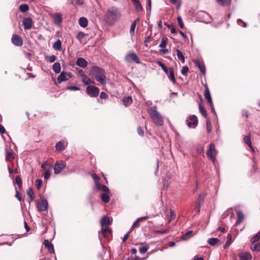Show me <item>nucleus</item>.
Listing matches in <instances>:
<instances>
[{
	"label": "nucleus",
	"mask_w": 260,
	"mask_h": 260,
	"mask_svg": "<svg viewBox=\"0 0 260 260\" xmlns=\"http://www.w3.org/2000/svg\"><path fill=\"white\" fill-rule=\"evenodd\" d=\"M208 242L210 245L214 246L219 243L220 241L217 238H212L208 239Z\"/></svg>",
	"instance_id": "c9c22d12"
},
{
	"label": "nucleus",
	"mask_w": 260,
	"mask_h": 260,
	"mask_svg": "<svg viewBox=\"0 0 260 260\" xmlns=\"http://www.w3.org/2000/svg\"><path fill=\"white\" fill-rule=\"evenodd\" d=\"M52 69L55 73H59L61 70L60 63L59 62H55L52 66Z\"/></svg>",
	"instance_id": "72a5a7b5"
},
{
	"label": "nucleus",
	"mask_w": 260,
	"mask_h": 260,
	"mask_svg": "<svg viewBox=\"0 0 260 260\" xmlns=\"http://www.w3.org/2000/svg\"><path fill=\"white\" fill-rule=\"evenodd\" d=\"M12 43L17 46H22L23 40L21 37L18 35H13L11 38Z\"/></svg>",
	"instance_id": "6e6552de"
},
{
	"label": "nucleus",
	"mask_w": 260,
	"mask_h": 260,
	"mask_svg": "<svg viewBox=\"0 0 260 260\" xmlns=\"http://www.w3.org/2000/svg\"><path fill=\"white\" fill-rule=\"evenodd\" d=\"M148 249L149 246L148 245H145L140 247L139 252L141 254H144L146 253Z\"/></svg>",
	"instance_id": "ea45409f"
},
{
	"label": "nucleus",
	"mask_w": 260,
	"mask_h": 260,
	"mask_svg": "<svg viewBox=\"0 0 260 260\" xmlns=\"http://www.w3.org/2000/svg\"><path fill=\"white\" fill-rule=\"evenodd\" d=\"M205 197V194L204 193H201L199 194L197 202H199V203H201Z\"/></svg>",
	"instance_id": "09e8293b"
},
{
	"label": "nucleus",
	"mask_w": 260,
	"mask_h": 260,
	"mask_svg": "<svg viewBox=\"0 0 260 260\" xmlns=\"http://www.w3.org/2000/svg\"><path fill=\"white\" fill-rule=\"evenodd\" d=\"M137 133L141 136H144V131L143 129V128L142 127H139L137 128Z\"/></svg>",
	"instance_id": "052dcab7"
},
{
	"label": "nucleus",
	"mask_w": 260,
	"mask_h": 260,
	"mask_svg": "<svg viewBox=\"0 0 260 260\" xmlns=\"http://www.w3.org/2000/svg\"><path fill=\"white\" fill-rule=\"evenodd\" d=\"M251 241V249L253 251H260V242L256 243V242H253V240Z\"/></svg>",
	"instance_id": "412c9836"
},
{
	"label": "nucleus",
	"mask_w": 260,
	"mask_h": 260,
	"mask_svg": "<svg viewBox=\"0 0 260 260\" xmlns=\"http://www.w3.org/2000/svg\"><path fill=\"white\" fill-rule=\"evenodd\" d=\"M76 64L81 68H85L87 66V61L83 58L79 57L76 61Z\"/></svg>",
	"instance_id": "aec40b11"
},
{
	"label": "nucleus",
	"mask_w": 260,
	"mask_h": 260,
	"mask_svg": "<svg viewBox=\"0 0 260 260\" xmlns=\"http://www.w3.org/2000/svg\"><path fill=\"white\" fill-rule=\"evenodd\" d=\"M15 183L18 185L19 189H21L22 188V181L20 176H17L15 177Z\"/></svg>",
	"instance_id": "58836bf2"
},
{
	"label": "nucleus",
	"mask_w": 260,
	"mask_h": 260,
	"mask_svg": "<svg viewBox=\"0 0 260 260\" xmlns=\"http://www.w3.org/2000/svg\"><path fill=\"white\" fill-rule=\"evenodd\" d=\"M176 54H177L178 58L179 60H180L182 63H184L185 57H184L183 53H182V52L181 51H180L179 50L177 49L176 50Z\"/></svg>",
	"instance_id": "e433bc0d"
},
{
	"label": "nucleus",
	"mask_w": 260,
	"mask_h": 260,
	"mask_svg": "<svg viewBox=\"0 0 260 260\" xmlns=\"http://www.w3.org/2000/svg\"><path fill=\"white\" fill-rule=\"evenodd\" d=\"M15 190H16V196H15L18 199V200L19 201H21L22 197H21V194L19 193L18 190L17 189V188L16 187H15Z\"/></svg>",
	"instance_id": "6e6d98bb"
},
{
	"label": "nucleus",
	"mask_w": 260,
	"mask_h": 260,
	"mask_svg": "<svg viewBox=\"0 0 260 260\" xmlns=\"http://www.w3.org/2000/svg\"><path fill=\"white\" fill-rule=\"evenodd\" d=\"M169 75H168L169 78L170 80L173 83H176V79L175 78L174 76V69L173 68H170L169 69Z\"/></svg>",
	"instance_id": "393cba45"
},
{
	"label": "nucleus",
	"mask_w": 260,
	"mask_h": 260,
	"mask_svg": "<svg viewBox=\"0 0 260 260\" xmlns=\"http://www.w3.org/2000/svg\"><path fill=\"white\" fill-rule=\"evenodd\" d=\"M27 194L29 197V202L32 201L34 200L35 196L34 194V191L31 188H29L27 190Z\"/></svg>",
	"instance_id": "a19ab883"
},
{
	"label": "nucleus",
	"mask_w": 260,
	"mask_h": 260,
	"mask_svg": "<svg viewBox=\"0 0 260 260\" xmlns=\"http://www.w3.org/2000/svg\"><path fill=\"white\" fill-rule=\"evenodd\" d=\"M177 21H178V25H179V27L181 28H184V24H183V21H182V19L181 16H179L177 17Z\"/></svg>",
	"instance_id": "8fccbe9b"
},
{
	"label": "nucleus",
	"mask_w": 260,
	"mask_h": 260,
	"mask_svg": "<svg viewBox=\"0 0 260 260\" xmlns=\"http://www.w3.org/2000/svg\"><path fill=\"white\" fill-rule=\"evenodd\" d=\"M201 204V203H199V202H196L195 210L198 213L200 211Z\"/></svg>",
	"instance_id": "0e129e2a"
},
{
	"label": "nucleus",
	"mask_w": 260,
	"mask_h": 260,
	"mask_svg": "<svg viewBox=\"0 0 260 260\" xmlns=\"http://www.w3.org/2000/svg\"><path fill=\"white\" fill-rule=\"evenodd\" d=\"M101 232L104 237L109 239L112 234V230L109 228H102Z\"/></svg>",
	"instance_id": "f3484780"
},
{
	"label": "nucleus",
	"mask_w": 260,
	"mask_h": 260,
	"mask_svg": "<svg viewBox=\"0 0 260 260\" xmlns=\"http://www.w3.org/2000/svg\"><path fill=\"white\" fill-rule=\"evenodd\" d=\"M149 113L153 123L157 126H161L164 124L163 118L161 114L155 109V108L150 107L148 109Z\"/></svg>",
	"instance_id": "7ed1b4c3"
},
{
	"label": "nucleus",
	"mask_w": 260,
	"mask_h": 260,
	"mask_svg": "<svg viewBox=\"0 0 260 260\" xmlns=\"http://www.w3.org/2000/svg\"><path fill=\"white\" fill-rule=\"evenodd\" d=\"M56 57L54 55H52L48 57L49 61L51 63L54 62L56 60Z\"/></svg>",
	"instance_id": "e2e57ef3"
},
{
	"label": "nucleus",
	"mask_w": 260,
	"mask_h": 260,
	"mask_svg": "<svg viewBox=\"0 0 260 260\" xmlns=\"http://www.w3.org/2000/svg\"><path fill=\"white\" fill-rule=\"evenodd\" d=\"M167 217L168 223H170L171 221L176 217V214L174 211L172 209H170L169 213L167 214Z\"/></svg>",
	"instance_id": "cd10ccee"
},
{
	"label": "nucleus",
	"mask_w": 260,
	"mask_h": 260,
	"mask_svg": "<svg viewBox=\"0 0 260 260\" xmlns=\"http://www.w3.org/2000/svg\"><path fill=\"white\" fill-rule=\"evenodd\" d=\"M85 34L82 32V31H80L79 32L77 36V38L79 40H81L85 36Z\"/></svg>",
	"instance_id": "4d7b16f0"
},
{
	"label": "nucleus",
	"mask_w": 260,
	"mask_h": 260,
	"mask_svg": "<svg viewBox=\"0 0 260 260\" xmlns=\"http://www.w3.org/2000/svg\"><path fill=\"white\" fill-rule=\"evenodd\" d=\"M206 129L208 133H211L212 131L211 123L209 118L206 119Z\"/></svg>",
	"instance_id": "79ce46f5"
},
{
	"label": "nucleus",
	"mask_w": 260,
	"mask_h": 260,
	"mask_svg": "<svg viewBox=\"0 0 260 260\" xmlns=\"http://www.w3.org/2000/svg\"><path fill=\"white\" fill-rule=\"evenodd\" d=\"M68 79L66 77V73L62 72L58 76L57 78V81L59 83H61L63 81L68 80Z\"/></svg>",
	"instance_id": "7c9ffc66"
},
{
	"label": "nucleus",
	"mask_w": 260,
	"mask_h": 260,
	"mask_svg": "<svg viewBox=\"0 0 260 260\" xmlns=\"http://www.w3.org/2000/svg\"><path fill=\"white\" fill-rule=\"evenodd\" d=\"M244 218V215L242 212L238 211L237 212V220L236 221V225L240 224L242 221L243 220Z\"/></svg>",
	"instance_id": "bb28decb"
},
{
	"label": "nucleus",
	"mask_w": 260,
	"mask_h": 260,
	"mask_svg": "<svg viewBox=\"0 0 260 260\" xmlns=\"http://www.w3.org/2000/svg\"><path fill=\"white\" fill-rule=\"evenodd\" d=\"M196 64L198 66V67L199 68L201 72L203 74H205L206 73V69L205 67L204 64L201 63L200 61L196 60L194 61Z\"/></svg>",
	"instance_id": "b1692460"
},
{
	"label": "nucleus",
	"mask_w": 260,
	"mask_h": 260,
	"mask_svg": "<svg viewBox=\"0 0 260 260\" xmlns=\"http://www.w3.org/2000/svg\"><path fill=\"white\" fill-rule=\"evenodd\" d=\"M66 166L64 161H57L54 165V169L55 174L59 173Z\"/></svg>",
	"instance_id": "0eeeda50"
},
{
	"label": "nucleus",
	"mask_w": 260,
	"mask_h": 260,
	"mask_svg": "<svg viewBox=\"0 0 260 260\" xmlns=\"http://www.w3.org/2000/svg\"><path fill=\"white\" fill-rule=\"evenodd\" d=\"M89 75L93 77L98 82L102 85H105L106 83L105 72L102 68L94 66L90 70Z\"/></svg>",
	"instance_id": "f03ea898"
},
{
	"label": "nucleus",
	"mask_w": 260,
	"mask_h": 260,
	"mask_svg": "<svg viewBox=\"0 0 260 260\" xmlns=\"http://www.w3.org/2000/svg\"><path fill=\"white\" fill-rule=\"evenodd\" d=\"M19 10L22 12H25L29 10V7L27 4H22L19 7Z\"/></svg>",
	"instance_id": "37998d69"
},
{
	"label": "nucleus",
	"mask_w": 260,
	"mask_h": 260,
	"mask_svg": "<svg viewBox=\"0 0 260 260\" xmlns=\"http://www.w3.org/2000/svg\"><path fill=\"white\" fill-rule=\"evenodd\" d=\"M125 60L128 62H135L136 63H140L141 62L139 57L137 54L133 52L130 51L126 55Z\"/></svg>",
	"instance_id": "20e7f679"
},
{
	"label": "nucleus",
	"mask_w": 260,
	"mask_h": 260,
	"mask_svg": "<svg viewBox=\"0 0 260 260\" xmlns=\"http://www.w3.org/2000/svg\"><path fill=\"white\" fill-rule=\"evenodd\" d=\"M240 260H251L252 255L249 252H241L238 254Z\"/></svg>",
	"instance_id": "dca6fc26"
},
{
	"label": "nucleus",
	"mask_w": 260,
	"mask_h": 260,
	"mask_svg": "<svg viewBox=\"0 0 260 260\" xmlns=\"http://www.w3.org/2000/svg\"><path fill=\"white\" fill-rule=\"evenodd\" d=\"M204 86L205 88V94H204L205 98L207 100V102L208 104H212V103H213V102H212V98H211V96L210 94L209 89L206 84H204Z\"/></svg>",
	"instance_id": "9b49d317"
},
{
	"label": "nucleus",
	"mask_w": 260,
	"mask_h": 260,
	"mask_svg": "<svg viewBox=\"0 0 260 260\" xmlns=\"http://www.w3.org/2000/svg\"><path fill=\"white\" fill-rule=\"evenodd\" d=\"M243 141L247 144L248 146L251 145V134L249 133L248 135L245 136L243 139Z\"/></svg>",
	"instance_id": "4c0bfd02"
},
{
	"label": "nucleus",
	"mask_w": 260,
	"mask_h": 260,
	"mask_svg": "<svg viewBox=\"0 0 260 260\" xmlns=\"http://www.w3.org/2000/svg\"><path fill=\"white\" fill-rule=\"evenodd\" d=\"M44 179L47 180L50 177V173L49 170H47L44 175Z\"/></svg>",
	"instance_id": "13d9d810"
},
{
	"label": "nucleus",
	"mask_w": 260,
	"mask_h": 260,
	"mask_svg": "<svg viewBox=\"0 0 260 260\" xmlns=\"http://www.w3.org/2000/svg\"><path fill=\"white\" fill-rule=\"evenodd\" d=\"M22 23L25 29H29L31 28L32 20L29 18H25L22 21Z\"/></svg>",
	"instance_id": "4468645a"
},
{
	"label": "nucleus",
	"mask_w": 260,
	"mask_h": 260,
	"mask_svg": "<svg viewBox=\"0 0 260 260\" xmlns=\"http://www.w3.org/2000/svg\"><path fill=\"white\" fill-rule=\"evenodd\" d=\"M36 186L38 189H39L42 185L43 181L41 179H37L36 181Z\"/></svg>",
	"instance_id": "864d4df0"
},
{
	"label": "nucleus",
	"mask_w": 260,
	"mask_h": 260,
	"mask_svg": "<svg viewBox=\"0 0 260 260\" xmlns=\"http://www.w3.org/2000/svg\"><path fill=\"white\" fill-rule=\"evenodd\" d=\"M260 240V231L258 232L254 236H253L251 240H253V242H257Z\"/></svg>",
	"instance_id": "3c124183"
},
{
	"label": "nucleus",
	"mask_w": 260,
	"mask_h": 260,
	"mask_svg": "<svg viewBox=\"0 0 260 260\" xmlns=\"http://www.w3.org/2000/svg\"><path fill=\"white\" fill-rule=\"evenodd\" d=\"M189 71V69L187 66L183 67L181 70V74L183 75H186Z\"/></svg>",
	"instance_id": "603ef678"
},
{
	"label": "nucleus",
	"mask_w": 260,
	"mask_h": 260,
	"mask_svg": "<svg viewBox=\"0 0 260 260\" xmlns=\"http://www.w3.org/2000/svg\"><path fill=\"white\" fill-rule=\"evenodd\" d=\"M199 108L200 112L202 114V115L205 118H207V113L206 112V110L204 108V107L202 105V103L200 102L199 104Z\"/></svg>",
	"instance_id": "f704fd0d"
},
{
	"label": "nucleus",
	"mask_w": 260,
	"mask_h": 260,
	"mask_svg": "<svg viewBox=\"0 0 260 260\" xmlns=\"http://www.w3.org/2000/svg\"><path fill=\"white\" fill-rule=\"evenodd\" d=\"M109 192H104L101 195V199L105 203H108L110 201V198L109 196Z\"/></svg>",
	"instance_id": "c85d7f7f"
},
{
	"label": "nucleus",
	"mask_w": 260,
	"mask_h": 260,
	"mask_svg": "<svg viewBox=\"0 0 260 260\" xmlns=\"http://www.w3.org/2000/svg\"><path fill=\"white\" fill-rule=\"evenodd\" d=\"M95 187L97 188L98 190H101V187L103 186V184H101L100 182H95Z\"/></svg>",
	"instance_id": "774afa93"
},
{
	"label": "nucleus",
	"mask_w": 260,
	"mask_h": 260,
	"mask_svg": "<svg viewBox=\"0 0 260 260\" xmlns=\"http://www.w3.org/2000/svg\"><path fill=\"white\" fill-rule=\"evenodd\" d=\"M108 94L105 92H102L100 94V98L102 99H106L108 98Z\"/></svg>",
	"instance_id": "69168bd1"
},
{
	"label": "nucleus",
	"mask_w": 260,
	"mask_h": 260,
	"mask_svg": "<svg viewBox=\"0 0 260 260\" xmlns=\"http://www.w3.org/2000/svg\"><path fill=\"white\" fill-rule=\"evenodd\" d=\"M79 25L82 27H85L87 26L88 20L85 17H81L79 20Z\"/></svg>",
	"instance_id": "473e14b6"
},
{
	"label": "nucleus",
	"mask_w": 260,
	"mask_h": 260,
	"mask_svg": "<svg viewBox=\"0 0 260 260\" xmlns=\"http://www.w3.org/2000/svg\"><path fill=\"white\" fill-rule=\"evenodd\" d=\"M122 102L125 107H127L132 104L133 99L131 96L124 97L122 100Z\"/></svg>",
	"instance_id": "5701e85b"
},
{
	"label": "nucleus",
	"mask_w": 260,
	"mask_h": 260,
	"mask_svg": "<svg viewBox=\"0 0 260 260\" xmlns=\"http://www.w3.org/2000/svg\"><path fill=\"white\" fill-rule=\"evenodd\" d=\"M192 233V231H187L185 234L182 236V239L184 240H187L190 237Z\"/></svg>",
	"instance_id": "c03bdc74"
},
{
	"label": "nucleus",
	"mask_w": 260,
	"mask_h": 260,
	"mask_svg": "<svg viewBox=\"0 0 260 260\" xmlns=\"http://www.w3.org/2000/svg\"><path fill=\"white\" fill-rule=\"evenodd\" d=\"M67 142L64 141H59L56 144L55 149L57 151L61 152L63 151L67 146Z\"/></svg>",
	"instance_id": "f8f14e48"
},
{
	"label": "nucleus",
	"mask_w": 260,
	"mask_h": 260,
	"mask_svg": "<svg viewBox=\"0 0 260 260\" xmlns=\"http://www.w3.org/2000/svg\"><path fill=\"white\" fill-rule=\"evenodd\" d=\"M136 25L135 23H133L131 26V29H130V33H134L135 28H136Z\"/></svg>",
	"instance_id": "338daca9"
},
{
	"label": "nucleus",
	"mask_w": 260,
	"mask_h": 260,
	"mask_svg": "<svg viewBox=\"0 0 260 260\" xmlns=\"http://www.w3.org/2000/svg\"><path fill=\"white\" fill-rule=\"evenodd\" d=\"M121 16V12L119 9L113 6L107 10L104 18L107 24L113 25L120 19Z\"/></svg>",
	"instance_id": "f257e3e1"
},
{
	"label": "nucleus",
	"mask_w": 260,
	"mask_h": 260,
	"mask_svg": "<svg viewBox=\"0 0 260 260\" xmlns=\"http://www.w3.org/2000/svg\"><path fill=\"white\" fill-rule=\"evenodd\" d=\"M6 160L9 161H12L14 159V153L12 149L8 150V149H6Z\"/></svg>",
	"instance_id": "a211bd4d"
},
{
	"label": "nucleus",
	"mask_w": 260,
	"mask_h": 260,
	"mask_svg": "<svg viewBox=\"0 0 260 260\" xmlns=\"http://www.w3.org/2000/svg\"><path fill=\"white\" fill-rule=\"evenodd\" d=\"M168 39L166 37L163 38L161 40V43L159 44V47L164 48L166 47Z\"/></svg>",
	"instance_id": "49530a36"
},
{
	"label": "nucleus",
	"mask_w": 260,
	"mask_h": 260,
	"mask_svg": "<svg viewBox=\"0 0 260 260\" xmlns=\"http://www.w3.org/2000/svg\"><path fill=\"white\" fill-rule=\"evenodd\" d=\"M45 246L48 248V251L51 253H54L55 251L53 245L48 240H45L43 243Z\"/></svg>",
	"instance_id": "6ab92c4d"
},
{
	"label": "nucleus",
	"mask_w": 260,
	"mask_h": 260,
	"mask_svg": "<svg viewBox=\"0 0 260 260\" xmlns=\"http://www.w3.org/2000/svg\"><path fill=\"white\" fill-rule=\"evenodd\" d=\"M52 17L55 24L59 25L62 22V15L60 13H54L52 15Z\"/></svg>",
	"instance_id": "2eb2a0df"
},
{
	"label": "nucleus",
	"mask_w": 260,
	"mask_h": 260,
	"mask_svg": "<svg viewBox=\"0 0 260 260\" xmlns=\"http://www.w3.org/2000/svg\"><path fill=\"white\" fill-rule=\"evenodd\" d=\"M216 154V151L215 149V145L213 143H211L209 145V149L207 152V155L212 162H215L216 160L215 155Z\"/></svg>",
	"instance_id": "39448f33"
},
{
	"label": "nucleus",
	"mask_w": 260,
	"mask_h": 260,
	"mask_svg": "<svg viewBox=\"0 0 260 260\" xmlns=\"http://www.w3.org/2000/svg\"><path fill=\"white\" fill-rule=\"evenodd\" d=\"M111 224L112 221L110 220L109 217L107 216H103L101 220V224L102 228H104V226L107 228V226L111 225Z\"/></svg>",
	"instance_id": "ddd939ff"
},
{
	"label": "nucleus",
	"mask_w": 260,
	"mask_h": 260,
	"mask_svg": "<svg viewBox=\"0 0 260 260\" xmlns=\"http://www.w3.org/2000/svg\"><path fill=\"white\" fill-rule=\"evenodd\" d=\"M219 5L222 6H230L232 0H216Z\"/></svg>",
	"instance_id": "2f4dec72"
},
{
	"label": "nucleus",
	"mask_w": 260,
	"mask_h": 260,
	"mask_svg": "<svg viewBox=\"0 0 260 260\" xmlns=\"http://www.w3.org/2000/svg\"><path fill=\"white\" fill-rule=\"evenodd\" d=\"M198 122L197 118L194 115H191L189 118V121L187 122V125L190 128L196 127Z\"/></svg>",
	"instance_id": "9d476101"
},
{
	"label": "nucleus",
	"mask_w": 260,
	"mask_h": 260,
	"mask_svg": "<svg viewBox=\"0 0 260 260\" xmlns=\"http://www.w3.org/2000/svg\"><path fill=\"white\" fill-rule=\"evenodd\" d=\"M53 48L57 51L61 50V42L60 40H57L53 44Z\"/></svg>",
	"instance_id": "c756f323"
},
{
	"label": "nucleus",
	"mask_w": 260,
	"mask_h": 260,
	"mask_svg": "<svg viewBox=\"0 0 260 260\" xmlns=\"http://www.w3.org/2000/svg\"><path fill=\"white\" fill-rule=\"evenodd\" d=\"M91 177L94 180V183L99 181L100 177L96 174H92Z\"/></svg>",
	"instance_id": "bf43d9fd"
},
{
	"label": "nucleus",
	"mask_w": 260,
	"mask_h": 260,
	"mask_svg": "<svg viewBox=\"0 0 260 260\" xmlns=\"http://www.w3.org/2000/svg\"><path fill=\"white\" fill-rule=\"evenodd\" d=\"M71 3L74 5H82L83 2L82 0H75V2L72 1Z\"/></svg>",
	"instance_id": "5fc2aeb1"
},
{
	"label": "nucleus",
	"mask_w": 260,
	"mask_h": 260,
	"mask_svg": "<svg viewBox=\"0 0 260 260\" xmlns=\"http://www.w3.org/2000/svg\"><path fill=\"white\" fill-rule=\"evenodd\" d=\"M82 81L85 85H89L94 83V82L92 81L86 75L82 77Z\"/></svg>",
	"instance_id": "a878e982"
},
{
	"label": "nucleus",
	"mask_w": 260,
	"mask_h": 260,
	"mask_svg": "<svg viewBox=\"0 0 260 260\" xmlns=\"http://www.w3.org/2000/svg\"><path fill=\"white\" fill-rule=\"evenodd\" d=\"M87 94L91 97H97L99 94L100 89L94 86H88L86 89Z\"/></svg>",
	"instance_id": "423d86ee"
},
{
	"label": "nucleus",
	"mask_w": 260,
	"mask_h": 260,
	"mask_svg": "<svg viewBox=\"0 0 260 260\" xmlns=\"http://www.w3.org/2000/svg\"><path fill=\"white\" fill-rule=\"evenodd\" d=\"M148 218L147 216L142 217L138 218L136 221L134 223L132 226V229H134L136 228H138L140 226V222L142 221L145 220Z\"/></svg>",
	"instance_id": "4be33fe9"
},
{
	"label": "nucleus",
	"mask_w": 260,
	"mask_h": 260,
	"mask_svg": "<svg viewBox=\"0 0 260 260\" xmlns=\"http://www.w3.org/2000/svg\"><path fill=\"white\" fill-rule=\"evenodd\" d=\"M38 210L39 211H44L48 208V203L46 200H41L37 205Z\"/></svg>",
	"instance_id": "1a4fd4ad"
},
{
	"label": "nucleus",
	"mask_w": 260,
	"mask_h": 260,
	"mask_svg": "<svg viewBox=\"0 0 260 260\" xmlns=\"http://www.w3.org/2000/svg\"><path fill=\"white\" fill-rule=\"evenodd\" d=\"M134 5L135 7V9L137 11H141L143 10V8H142L139 1H138L137 2L135 3L134 4Z\"/></svg>",
	"instance_id": "de8ad7c7"
},
{
	"label": "nucleus",
	"mask_w": 260,
	"mask_h": 260,
	"mask_svg": "<svg viewBox=\"0 0 260 260\" xmlns=\"http://www.w3.org/2000/svg\"><path fill=\"white\" fill-rule=\"evenodd\" d=\"M101 190H102V191H104L105 192H110V189H109V188L105 185H103V186L101 187Z\"/></svg>",
	"instance_id": "680f3d73"
},
{
	"label": "nucleus",
	"mask_w": 260,
	"mask_h": 260,
	"mask_svg": "<svg viewBox=\"0 0 260 260\" xmlns=\"http://www.w3.org/2000/svg\"><path fill=\"white\" fill-rule=\"evenodd\" d=\"M157 64L162 68V70L166 73L168 74L169 69L161 61H158Z\"/></svg>",
	"instance_id": "a18cd8bd"
}]
</instances>
